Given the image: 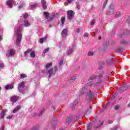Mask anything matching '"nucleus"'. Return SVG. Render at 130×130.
<instances>
[{"label":"nucleus","instance_id":"obj_26","mask_svg":"<svg viewBox=\"0 0 130 130\" xmlns=\"http://www.w3.org/2000/svg\"><path fill=\"white\" fill-rule=\"evenodd\" d=\"M94 54L93 53V52H91V51H89L88 53V55L89 56H92V55H93Z\"/></svg>","mask_w":130,"mask_h":130},{"label":"nucleus","instance_id":"obj_5","mask_svg":"<svg viewBox=\"0 0 130 130\" xmlns=\"http://www.w3.org/2000/svg\"><path fill=\"white\" fill-rule=\"evenodd\" d=\"M15 4V1L14 0H8L7 1V6L9 7V8H13V5Z\"/></svg>","mask_w":130,"mask_h":130},{"label":"nucleus","instance_id":"obj_15","mask_svg":"<svg viewBox=\"0 0 130 130\" xmlns=\"http://www.w3.org/2000/svg\"><path fill=\"white\" fill-rule=\"evenodd\" d=\"M66 21V17H62L61 18V23L62 24V26H63V24H64V22Z\"/></svg>","mask_w":130,"mask_h":130},{"label":"nucleus","instance_id":"obj_42","mask_svg":"<svg viewBox=\"0 0 130 130\" xmlns=\"http://www.w3.org/2000/svg\"><path fill=\"white\" fill-rule=\"evenodd\" d=\"M77 9H80V6L79 5H77Z\"/></svg>","mask_w":130,"mask_h":130},{"label":"nucleus","instance_id":"obj_45","mask_svg":"<svg viewBox=\"0 0 130 130\" xmlns=\"http://www.w3.org/2000/svg\"><path fill=\"white\" fill-rule=\"evenodd\" d=\"M42 74H44V73H45V71H43L42 72Z\"/></svg>","mask_w":130,"mask_h":130},{"label":"nucleus","instance_id":"obj_8","mask_svg":"<svg viewBox=\"0 0 130 130\" xmlns=\"http://www.w3.org/2000/svg\"><path fill=\"white\" fill-rule=\"evenodd\" d=\"M42 5L43 6V9L46 10L47 6H46V1L45 0H41Z\"/></svg>","mask_w":130,"mask_h":130},{"label":"nucleus","instance_id":"obj_43","mask_svg":"<svg viewBox=\"0 0 130 130\" xmlns=\"http://www.w3.org/2000/svg\"><path fill=\"white\" fill-rule=\"evenodd\" d=\"M101 38H102L101 36H99V39H101Z\"/></svg>","mask_w":130,"mask_h":130},{"label":"nucleus","instance_id":"obj_40","mask_svg":"<svg viewBox=\"0 0 130 130\" xmlns=\"http://www.w3.org/2000/svg\"><path fill=\"white\" fill-rule=\"evenodd\" d=\"M44 111V110H42L41 112V115H39V116H40V115H41V114H42V113Z\"/></svg>","mask_w":130,"mask_h":130},{"label":"nucleus","instance_id":"obj_46","mask_svg":"<svg viewBox=\"0 0 130 130\" xmlns=\"http://www.w3.org/2000/svg\"><path fill=\"white\" fill-rule=\"evenodd\" d=\"M87 128H88V129H91V128H89V126L87 127Z\"/></svg>","mask_w":130,"mask_h":130},{"label":"nucleus","instance_id":"obj_31","mask_svg":"<svg viewBox=\"0 0 130 130\" xmlns=\"http://www.w3.org/2000/svg\"><path fill=\"white\" fill-rule=\"evenodd\" d=\"M73 52V49H71L70 50H69L68 52V54H71Z\"/></svg>","mask_w":130,"mask_h":130},{"label":"nucleus","instance_id":"obj_35","mask_svg":"<svg viewBox=\"0 0 130 130\" xmlns=\"http://www.w3.org/2000/svg\"><path fill=\"white\" fill-rule=\"evenodd\" d=\"M73 0H67L69 4H71Z\"/></svg>","mask_w":130,"mask_h":130},{"label":"nucleus","instance_id":"obj_13","mask_svg":"<svg viewBox=\"0 0 130 130\" xmlns=\"http://www.w3.org/2000/svg\"><path fill=\"white\" fill-rule=\"evenodd\" d=\"M21 109V106H17L14 110H13V113H16V112H17L18 110H20Z\"/></svg>","mask_w":130,"mask_h":130},{"label":"nucleus","instance_id":"obj_30","mask_svg":"<svg viewBox=\"0 0 130 130\" xmlns=\"http://www.w3.org/2000/svg\"><path fill=\"white\" fill-rule=\"evenodd\" d=\"M94 79H96V76H92L90 77V80H94Z\"/></svg>","mask_w":130,"mask_h":130},{"label":"nucleus","instance_id":"obj_33","mask_svg":"<svg viewBox=\"0 0 130 130\" xmlns=\"http://www.w3.org/2000/svg\"><path fill=\"white\" fill-rule=\"evenodd\" d=\"M116 17H118V16H120V13L118 12L116 14Z\"/></svg>","mask_w":130,"mask_h":130},{"label":"nucleus","instance_id":"obj_12","mask_svg":"<svg viewBox=\"0 0 130 130\" xmlns=\"http://www.w3.org/2000/svg\"><path fill=\"white\" fill-rule=\"evenodd\" d=\"M13 88H14L13 84H11L10 85H8L5 86V89H6V90H9L10 89H13Z\"/></svg>","mask_w":130,"mask_h":130},{"label":"nucleus","instance_id":"obj_32","mask_svg":"<svg viewBox=\"0 0 130 130\" xmlns=\"http://www.w3.org/2000/svg\"><path fill=\"white\" fill-rule=\"evenodd\" d=\"M13 117V115L8 116L7 117V119H11Z\"/></svg>","mask_w":130,"mask_h":130},{"label":"nucleus","instance_id":"obj_20","mask_svg":"<svg viewBox=\"0 0 130 130\" xmlns=\"http://www.w3.org/2000/svg\"><path fill=\"white\" fill-rule=\"evenodd\" d=\"M30 57L34 58L35 57V52L34 51H32L30 54Z\"/></svg>","mask_w":130,"mask_h":130},{"label":"nucleus","instance_id":"obj_10","mask_svg":"<svg viewBox=\"0 0 130 130\" xmlns=\"http://www.w3.org/2000/svg\"><path fill=\"white\" fill-rule=\"evenodd\" d=\"M5 112H8L7 110H3L2 111L1 114V118H4L5 117V115H6V114L5 113Z\"/></svg>","mask_w":130,"mask_h":130},{"label":"nucleus","instance_id":"obj_39","mask_svg":"<svg viewBox=\"0 0 130 130\" xmlns=\"http://www.w3.org/2000/svg\"><path fill=\"white\" fill-rule=\"evenodd\" d=\"M62 62H63V61L62 60H61L60 62H59V64H62Z\"/></svg>","mask_w":130,"mask_h":130},{"label":"nucleus","instance_id":"obj_48","mask_svg":"<svg viewBox=\"0 0 130 130\" xmlns=\"http://www.w3.org/2000/svg\"><path fill=\"white\" fill-rule=\"evenodd\" d=\"M128 107H130V103L128 105Z\"/></svg>","mask_w":130,"mask_h":130},{"label":"nucleus","instance_id":"obj_29","mask_svg":"<svg viewBox=\"0 0 130 130\" xmlns=\"http://www.w3.org/2000/svg\"><path fill=\"white\" fill-rule=\"evenodd\" d=\"M5 67V65L4 64V63H0V68L1 69H3Z\"/></svg>","mask_w":130,"mask_h":130},{"label":"nucleus","instance_id":"obj_36","mask_svg":"<svg viewBox=\"0 0 130 130\" xmlns=\"http://www.w3.org/2000/svg\"><path fill=\"white\" fill-rule=\"evenodd\" d=\"M5 129V126L3 125L2 126V128L1 130H4Z\"/></svg>","mask_w":130,"mask_h":130},{"label":"nucleus","instance_id":"obj_47","mask_svg":"<svg viewBox=\"0 0 130 130\" xmlns=\"http://www.w3.org/2000/svg\"><path fill=\"white\" fill-rule=\"evenodd\" d=\"M128 20L129 21H130V17H129L128 18Z\"/></svg>","mask_w":130,"mask_h":130},{"label":"nucleus","instance_id":"obj_16","mask_svg":"<svg viewBox=\"0 0 130 130\" xmlns=\"http://www.w3.org/2000/svg\"><path fill=\"white\" fill-rule=\"evenodd\" d=\"M36 7H37V4H35L32 5H31L30 9L31 10H34V9H35L36 8Z\"/></svg>","mask_w":130,"mask_h":130},{"label":"nucleus","instance_id":"obj_18","mask_svg":"<svg viewBox=\"0 0 130 130\" xmlns=\"http://www.w3.org/2000/svg\"><path fill=\"white\" fill-rule=\"evenodd\" d=\"M32 51V49H28L27 50H26L24 53V55L26 56L28 53H30V51Z\"/></svg>","mask_w":130,"mask_h":130},{"label":"nucleus","instance_id":"obj_1","mask_svg":"<svg viewBox=\"0 0 130 130\" xmlns=\"http://www.w3.org/2000/svg\"><path fill=\"white\" fill-rule=\"evenodd\" d=\"M21 32H22V29H21L20 27L17 29V38L16 40V43L17 44L21 43V40L22 39V34H21Z\"/></svg>","mask_w":130,"mask_h":130},{"label":"nucleus","instance_id":"obj_6","mask_svg":"<svg viewBox=\"0 0 130 130\" xmlns=\"http://www.w3.org/2000/svg\"><path fill=\"white\" fill-rule=\"evenodd\" d=\"M23 25L24 27H29V26H31V23H30L29 21L25 20L23 21Z\"/></svg>","mask_w":130,"mask_h":130},{"label":"nucleus","instance_id":"obj_4","mask_svg":"<svg viewBox=\"0 0 130 130\" xmlns=\"http://www.w3.org/2000/svg\"><path fill=\"white\" fill-rule=\"evenodd\" d=\"M56 71H57V68L56 67H55V70L54 71L53 69H51L49 70H48V73L49 75V77L50 78L52 74H55V73H56Z\"/></svg>","mask_w":130,"mask_h":130},{"label":"nucleus","instance_id":"obj_17","mask_svg":"<svg viewBox=\"0 0 130 130\" xmlns=\"http://www.w3.org/2000/svg\"><path fill=\"white\" fill-rule=\"evenodd\" d=\"M44 14L46 17V19H48L49 18V13L48 12H44Z\"/></svg>","mask_w":130,"mask_h":130},{"label":"nucleus","instance_id":"obj_27","mask_svg":"<svg viewBox=\"0 0 130 130\" xmlns=\"http://www.w3.org/2000/svg\"><path fill=\"white\" fill-rule=\"evenodd\" d=\"M119 108V105H117L116 106H115L114 107V109L115 110H117V109H118Z\"/></svg>","mask_w":130,"mask_h":130},{"label":"nucleus","instance_id":"obj_7","mask_svg":"<svg viewBox=\"0 0 130 130\" xmlns=\"http://www.w3.org/2000/svg\"><path fill=\"white\" fill-rule=\"evenodd\" d=\"M15 54V50L13 49H11L9 50L8 53L7 54V56H12V55H14Z\"/></svg>","mask_w":130,"mask_h":130},{"label":"nucleus","instance_id":"obj_22","mask_svg":"<svg viewBox=\"0 0 130 130\" xmlns=\"http://www.w3.org/2000/svg\"><path fill=\"white\" fill-rule=\"evenodd\" d=\"M48 51H49V48H48L47 49H45L43 52V55H44V54H45L46 52H48Z\"/></svg>","mask_w":130,"mask_h":130},{"label":"nucleus","instance_id":"obj_34","mask_svg":"<svg viewBox=\"0 0 130 130\" xmlns=\"http://www.w3.org/2000/svg\"><path fill=\"white\" fill-rule=\"evenodd\" d=\"M83 36L84 37H88V36H89V35L87 33H85Z\"/></svg>","mask_w":130,"mask_h":130},{"label":"nucleus","instance_id":"obj_21","mask_svg":"<svg viewBox=\"0 0 130 130\" xmlns=\"http://www.w3.org/2000/svg\"><path fill=\"white\" fill-rule=\"evenodd\" d=\"M24 78H27V75L25 74H20V79H24Z\"/></svg>","mask_w":130,"mask_h":130},{"label":"nucleus","instance_id":"obj_41","mask_svg":"<svg viewBox=\"0 0 130 130\" xmlns=\"http://www.w3.org/2000/svg\"><path fill=\"white\" fill-rule=\"evenodd\" d=\"M2 39H3V37H2V36H0V40H2Z\"/></svg>","mask_w":130,"mask_h":130},{"label":"nucleus","instance_id":"obj_50","mask_svg":"<svg viewBox=\"0 0 130 130\" xmlns=\"http://www.w3.org/2000/svg\"><path fill=\"white\" fill-rule=\"evenodd\" d=\"M22 7H23V6H19V8H22Z\"/></svg>","mask_w":130,"mask_h":130},{"label":"nucleus","instance_id":"obj_28","mask_svg":"<svg viewBox=\"0 0 130 130\" xmlns=\"http://www.w3.org/2000/svg\"><path fill=\"white\" fill-rule=\"evenodd\" d=\"M95 24V20H92L91 22H90V25H93Z\"/></svg>","mask_w":130,"mask_h":130},{"label":"nucleus","instance_id":"obj_2","mask_svg":"<svg viewBox=\"0 0 130 130\" xmlns=\"http://www.w3.org/2000/svg\"><path fill=\"white\" fill-rule=\"evenodd\" d=\"M67 16L69 20H72L75 17V12L72 10H69L67 12Z\"/></svg>","mask_w":130,"mask_h":130},{"label":"nucleus","instance_id":"obj_3","mask_svg":"<svg viewBox=\"0 0 130 130\" xmlns=\"http://www.w3.org/2000/svg\"><path fill=\"white\" fill-rule=\"evenodd\" d=\"M18 90L19 92H23L24 88H25V81H22L18 84Z\"/></svg>","mask_w":130,"mask_h":130},{"label":"nucleus","instance_id":"obj_49","mask_svg":"<svg viewBox=\"0 0 130 130\" xmlns=\"http://www.w3.org/2000/svg\"><path fill=\"white\" fill-rule=\"evenodd\" d=\"M2 90V88L0 87V91Z\"/></svg>","mask_w":130,"mask_h":130},{"label":"nucleus","instance_id":"obj_9","mask_svg":"<svg viewBox=\"0 0 130 130\" xmlns=\"http://www.w3.org/2000/svg\"><path fill=\"white\" fill-rule=\"evenodd\" d=\"M19 99V97L17 96H13L12 97H11V101H12V102H16L18 101V100Z\"/></svg>","mask_w":130,"mask_h":130},{"label":"nucleus","instance_id":"obj_44","mask_svg":"<svg viewBox=\"0 0 130 130\" xmlns=\"http://www.w3.org/2000/svg\"><path fill=\"white\" fill-rule=\"evenodd\" d=\"M97 32H98V30H96L94 32V34L95 33H97Z\"/></svg>","mask_w":130,"mask_h":130},{"label":"nucleus","instance_id":"obj_38","mask_svg":"<svg viewBox=\"0 0 130 130\" xmlns=\"http://www.w3.org/2000/svg\"><path fill=\"white\" fill-rule=\"evenodd\" d=\"M113 122V121H108V123H109V124H110V123H112Z\"/></svg>","mask_w":130,"mask_h":130},{"label":"nucleus","instance_id":"obj_25","mask_svg":"<svg viewBox=\"0 0 130 130\" xmlns=\"http://www.w3.org/2000/svg\"><path fill=\"white\" fill-rule=\"evenodd\" d=\"M108 2V1L106 0V1L104 2V3L103 4V8H105Z\"/></svg>","mask_w":130,"mask_h":130},{"label":"nucleus","instance_id":"obj_14","mask_svg":"<svg viewBox=\"0 0 130 130\" xmlns=\"http://www.w3.org/2000/svg\"><path fill=\"white\" fill-rule=\"evenodd\" d=\"M47 40V37L46 36L44 38L40 39V42L42 44H43V42H44V41H46Z\"/></svg>","mask_w":130,"mask_h":130},{"label":"nucleus","instance_id":"obj_11","mask_svg":"<svg viewBox=\"0 0 130 130\" xmlns=\"http://www.w3.org/2000/svg\"><path fill=\"white\" fill-rule=\"evenodd\" d=\"M67 29H64L61 32V36L62 37H67Z\"/></svg>","mask_w":130,"mask_h":130},{"label":"nucleus","instance_id":"obj_37","mask_svg":"<svg viewBox=\"0 0 130 130\" xmlns=\"http://www.w3.org/2000/svg\"><path fill=\"white\" fill-rule=\"evenodd\" d=\"M76 32H77V33H79L80 32V28H77L76 29Z\"/></svg>","mask_w":130,"mask_h":130},{"label":"nucleus","instance_id":"obj_19","mask_svg":"<svg viewBox=\"0 0 130 130\" xmlns=\"http://www.w3.org/2000/svg\"><path fill=\"white\" fill-rule=\"evenodd\" d=\"M51 66H52V63H48L46 64V68L47 69H48V68H50V67H51Z\"/></svg>","mask_w":130,"mask_h":130},{"label":"nucleus","instance_id":"obj_24","mask_svg":"<svg viewBox=\"0 0 130 130\" xmlns=\"http://www.w3.org/2000/svg\"><path fill=\"white\" fill-rule=\"evenodd\" d=\"M23 16L24 19H27V18H28V14L27 13L24 14Z\"/></svg>","mask_w":130,"mask_h":130},{"label":"nucleus","instance_id":"obj_23","mask_svg":"<svg viewBox=\"0 0 130 130\" xmlns=\"http://www.w3.org/2000/svg\"><path fill=\"white\" fill-rule=\"evenodd\" d=\"M55 16V14L52 15L51 16L50 18L49 19V21H51V20H53V19H54Z\"/></svg>","mask_w":130,"mask_h":130}]
</instances>
